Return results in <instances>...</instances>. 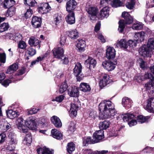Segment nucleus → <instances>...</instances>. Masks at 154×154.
Here are the masks:
<instances>
[{
  "instance_id": "1",
  "label": "nucleus",
  "mask_w": 154,
  "mask_h": 154,
  "mask_svg": "<svg viewBox=\"0 0 154 154\" xmlns=\"http://www.w3.org/2000/svg\"><path fill=\"white\" fill-rule=\"evenodd\" d=\"M100 113L99 118L100 119L112 118L115 115L116 112L114 104L109 100L102 101L99 105Z\"/></svg>"
},
{
  "instance_id": "2",
  "label": "nucleus",
  "mask_w": 154,
  "mask_h": 154,
  "mask_svg": "<svg viewBox=\"0 0 154 154\" xmlns=\"http://www.w3.org/2000/svg\"><path fill=\"white\" fill-rule=\"evenodd\" d=\"M18 123L17 126L20 132L24 133L27 132L28 128L31 129H34L36 127L35 121L32 117H29L25 121L26 126L23 124V119L22 118H19L18 119Z\"/></svg>"
},
{
  "instance_id": "3",
  "label": "nucleus",
  "mask_w": 154,
  "mask_h": 154,
  "mask_svg": "<svg viewBox=\"0 0 154 154\" xmlns=\"http://www.w3.org/2000/svg\"><path fill=\"white\" fill-rule=\"evenodd\" d=\"M135 116L132 113H128L122 115L121 117L124 122H128V124L130 127L136 125L137 121L135 119Z\"/></svg>"
},
{
  "instance_id": "4",
  "label": "nucleus",
  "mask_w": 154,
  "mask_h": 154,
  "mask_svg": "<svg viewBox=\"0 0 154 154\" xmlns=\"http://www.w3.org/2000/svg\"><path fill=\"white\" fill-rule=\"evenodd\" d=\"M97 64L96 60L91 57H89L88 59L86 60L85 62V64L86 66L88 69V76L91 75L92 74L91 69L94 68Z\"/></svg>"
},
{
  "instance_id": "5",
  "label": "nucleus",
  "mask_w": 154,
  "mask_h": 154,
  "mask_svg": "<svg viewBox=\"0 0 154 154\" xmlns=\"http://www.w3.org/2000/svg\"><path fill=\"white\" fill-rule=\"evenodd\" d=\"M138 51L139 54L144 57H154V54L152 51L149 49L146 45H144L141 47L139 48Z\"/></svg>"
},
{
  "instance_id": "6",
  "label": "nucleus",
  "mask_w": 154,
  "mask_h": 154,
  "mask_svg": "<svg viewBox=\"0 0 154 154\" xmlns=\"http://www.w3.org/2000/svg\"><path fill=\"white\" fill-rule=\"evenodd\" d=\"M82 69V66L80 63H76L73 69V73L76 76L78 81H81L83 78V75L81 74Z\"/></svg>"
},
{
  "instance_id": "7",
  "label": "nucleus",
  "mask_w": 154,
  "mask_h": 154,
  "mask_svg": "<svg viewBox=\"0 0 154 154\" xmlns=\"http://www.w3.org/2000/svg\"><path fill=\"white\" fill-rule=\"evenodd\" d=\"M144 79H150L151 82H148L145 85V87L147 90L153 89L154 86V77L152 75L149 73H146L144 75Z\"/></svg>"
},
{
  "instance_id": "8",
  "label": "nucleus",
  "mask_w": 154,
  "mask_h": 154,
  "mask_svg": "<svg viewBox=\"0 0 154 154\" xmlns=\"http://www.w3.org/2000/svg\"><path fill=\"white\" fill-rule=\"evenodd\" d=\"M93 137L95 143L102 141L104 138L103 131L100 130L96 131L93 133Z\"/></svg>"
},
{
  "instance_id": "9",
  "label": "nucleus",
  "mask_w": 154,
  "mask_h": 154,
  "mask_svg": "<svg viewBox=\"0 0 154 154\" xmlns=\"http://www.w3.org/2000/svg\"><path fill=\"white\" fill-rule=\"evenodd\" d=\"M77 5L75 0H67L66 5V11L68 12H74Z\"/></svg>"
},
{
  "instance_id": "10",
  "label": "nucleus",
  "mask_w": 154,
  "mask_h": 154,
  "mask_svg": "<svg viewBox=\"0 0 154 154\" xmlns=\"http://www.w3.org/2000/svg\"><path fill=\"white\" fill-rule=\"evenodd\" d=\"M51 10V7L48 3H42L38 6V11L41 14H46Z\"/></svg>"
},
{
  "instance_id": "11",
  "label": "nucleus",
  "mask_w": 154,
  "mask_h": 154,
  "mask_svg": "<svg viewBox=\"0 0 154 154\" xmlns=\"http://www.w3.org/2000/svg\"><path fill=\"white\" fill-rule=\"evenodd\" d=\"M111 80L110 79L109 75L106 74H104L103 76L102 79L100 80L99 82V85L101 88H103L109 84L111 82Z\"/></svg>"
},
{
  "instance_id": "12",
  "label": "nucleus",
  "mask_w": 154,
  "mask_h": 154,
  "mask_svg": "<svg viewBox=\"0 0 154 154\" xmlns=\"http://www.w3.org/2000/svg\"><path fill=\"white\" fill-rule=\"evenodd\" d=\"M55 48L52 50L53 55L54 57L58 59H61L64 55V50L63 48L59 47Z\"/></svg>"
},
{
  "instance_id": "13",
  "label": "nucleus",
  "mask_w": 154,
  "mask_h": 154,
  "mask_svg": "<svg viewBox=\"0 0 154 154\" xmlns=\"http://www.w3.org/2000/svg\"><path fill=\"white\" fill-rule=\"evenodd\" d=\"M102 65L105 69L108 71H111L116 67V64L110 60L105 61L102 63Z\"/></svg>"
},
{
  "instance_id": "14",
  "label": "nucleus",
  "mask_w": 154,
  "mask_h": 154,
  "mask_svg": "<svg viewBox=\"0 0 154 154\" xmlns=\"http://www.w3.org/2000/svg\"><path fill=\"white\" fill-rule=\"evenodd\" d=\"M68 94L70 97H78L79 95V89L75 86L69 87L68 89Z\"/></svg>"
},
{
  "instance_id": "15",
  "label": "nucleus",
  "mask_w": 154,
  "mask_h": 154,
  "mask_svg": "<svg viewBox=\"0 0 154 154\" xmlns=\"http://www.w3.org/2000/svg\"><path fill=\"white\" fill-rule=\"evenodd\" d=\"M42 23V20L41 17L37 16L33 17L32 18L31 23L32 26L37 28L40 27Z\"/></svg>"
},
{
  "instance_id": "16",
  "label": "nucleus",
  "mask_w": 154,
  "mask_h": 154,
  "mask_svg": "<svg viewBox=\"0 0 154 154\" xmlns=\"http://www.w3.org/2000/svg\"><path fill=\"white\" fill-rule=\"evenodd\" d=\"M122 16L124 18V23L127 24H131L133 21V17L131 16L128 13L124 12L122 14Z\"/></svg>"
},
{
  "instance_id": "17",
  "label": "nucleus",
  "mask_w": 154,
  "mask_h": 154,
  "mask_svg": "<svg viewBox=\"0 0 154 154\" xmlns=\"http://www.w3.org/2000/svg\"><path fill=\"white\" fill-rule=\"evenodd\" d=\"M28 43L31 47H35L38 49L40 48L39 40L34 37H31L29 38L28 41Z\"/></svg>"
},
{
  "instance_id": "18",
  "label": "nucleus",
  "mask_w": 154,
  "mask_h": 154,
  "mask_svg": "<svg viewBox=\"0 0 154 154\" xmlns=\"http://www.w3.org/2000/svg\"><path fill=\"white\" fill-rule=\"evenodd\" d=\"M115 55L116 51L113 47H109L106 49V57L107 58L113 59L115 58Z\"/></svg>"
},
{
  "instance_id": "19",
  "label": "nucleus",
  "mask_w": 154,
  "mask_h": 154,
  "mask_svg": "<svg viewBox=\"0 0 154 154\" xmlns=\"http://www.w3.org/2000/svg\"><path fill=\"white\" fill-rule=\"evenodd\" d=\"M133 103L132 100L127 97H124L122 99V104L126 109L131 108L133 105Z\"/></svg>"
},
{
  "instance_id": "20",
  "label": "nucleus",
  "mask_w": 154,
  "mask_h": 154,
  "mask_svg": "<svg viewBox=\"0 0 154 154\" xmlns=\"http://www.w3.org/2000/svg\"><path fill=\"white\" fill-rule=\"evenodd\" d=\"M109 9L107 6H105L100 11V18L103 19L104 18H107L109 15Z\"/></svg>"
},
{
  "instance_id": "21",
  "label": "nucleus",
  "mask_w": 154,
  "mask_h": 154,
  "mask_svg": "<svg viewBox=\"0 0 154 154\" xmlns=\"http://www.w3.org/2000/svg\"><path fill=\"white\" fill-rule=\"evenodd\" d=\"M146 108L148 111L154 113V98L151 97L148 99Z\"/></svg>"
},
{
  "instance_id": "22",
  "label": "nucleus",
  "mask_w": 154,
  "mask_h": 154,
  "mask_svg": "<svg viewBox=\"0 0 154 154\" xmlns=\"http://www.w3.org/2000/svg\"><path fill=\"white\" fill-rule=\"evenodd\" d=\"M68 14L65 18L66 22L69 24H72L75 22V12H68Z\"/></svg>"
},
{
  "instance_id": "23",
  "label": "nucleus",
  "mask_w": 154,
  "mask_h": 154,
  "mask_svg": "<svg viewBox=\"0 0 154 154\" xmlns=\"http://www.w3.org/2000/svg\"><path fill=\"white\" fill-rule=\"evenodd\" d=\"M51 121L54 126L60 128L62 126V123L60 119L57 116H54L51 118Z\"/></svg>"
},
{
  "instance_id": "24",
  "label": "nucleus",
  "mask_w": 154,
  "mask_h": 154,
  "mask_svg": "<svg viewBox=\"0 0 154 154\" xmlns=\"http://www.w3.org/2000/svg\"><path fill=\"white\" fill-rule=\"evenodd\" d=\"M145 37V33L143 32H136L134 36V39L139 43L144 40Z\"/></svg>"
},
{
  "instance_id": "25",
  "label": "nucleus",
  "mask_w": 154,
  "mask_h": 154,
  "mask_svg": "<svg viewBox=\"0 0 154 154\" xmlns=\"http://www.w3.org/2000/svg\"><path fill=\"white\" fill-rule=\"evenodd\" d=\"M78 108V106L76 104L73 103L71 104V107L69 112L71 117L76 116Z\"/></svg>"
},
{
  "instance_id": "26",
  "label": "nucleus",
  "mask_w": 154,
  "mask_h": 154,
  "mask_svg": "<svg viewBox=\"0 0 154 154\" xmlns=\"http://www.w3.org/2000/svg\"><path fill=\"white\" fill-rule=\"evenodd\" d=\"M15 4V2L14 0H4L2 2V6L5 8H8L13 6Z\"/></svg>"
},
{
  "instance_id": "27",
  "label": "nucleus",
  "mask_w": 154,
  "mask_h": 154,
  "mask_svg": "<svg viewBox=\"0 0 154 154\" xmlns=\"http://www.w3.org/2000/svg\"><path fill=\"white\" fill-rule=\"evenodd\" d=\"M85 42L84 40L81 39L78 40V42L77 43L76 47L77 48V50L80 52H82L85 50Z\"/></svg>"
},
{
  "instance_id": "28",
  "label": "nucleus",
  "mask_w": 154,
  "mask_h": 154,
  "mask_svg": "<svg viewBox=\"0 0 154 154\" xmlns=\"http://www.w3.org/2000/svg\"><path fill=\"white\" fill-rule=\"evenodd\" d=\"M51 134L52 136L54 138L57 140L62 139L63 135L60 132L56 129H52L51 131Z\"/></svg>"
},
{
  "instance_id": "29",
  "label": "nucleus",
  "mask_w": 154,
  "mask_h": 154,
  "mask_svg": "<svg viewBox=\"0 0 154 154\" xmlns=\"http://www.w3.org/2000/svg\"><path fill=\"white\" fill-rule=\"evenodd\" d=\"M6 113L7 117L11 119L17 117L19 115V113L18 112L15 111H14L11 109L7 111Z\"/></svg>"
},
{
  "instance_id": "30",
  "label": "nucleus",
  "mask_w": 154,
  "mask_h": 154,
  "mask_svg": "<svg viewBox=\"0 0 154 154\" xmlns=\"http://www.w3.org/2000/svg\"><path fill=\"white\" fill-rule=\"evenodd\" d=\"M116 46L117 47H119L121 48L126 49L128 48V45L126 40L125 39H122L117 41Z\"/></svg>"
},
{
  "instance_id": "31",
  "label": "nucleus",
  "mask_w": 154,
  "mask_h": 154,
  "mask_svg": "<svg viewBox=\"0 0 154 154\" xmlns=\"http://www.w3.org/2000/svg\"><path fill=\"white\" fill-rule=\"evenodd\" d=\"M38 154H53V151L50 150L48 148H40L37 149Z\"/></svg>"
},
{
  "instance_id": "32",
  "label": "nucleus",
  "mask_w": 154,
  "mask_h": 154,
  "mask_svg": "<svg viewBox=\"0 0 154 154\" xmlns=\"http://www.w3.org/2000/svg\"><path fill=\"white\" fill-rule=\"evenodd\" d=\"M110 124L109 121L104 120L100 123L99 127L100 130H106L109 128Z\"/></svg>"
},
{
  "instance_id": "33",
  "label": "nucleus",
  "mask_w": 154,
  "mask_h": 154,
  "mask_svg": "<svg viewBox=\"0 0 154 154\" xmlns=\"http://www.w3.org/2000/svg\"><path fill=\"white\" fill-rule=\"evenodd\" d=\"M80 90L84 92L90 91L91 90L90 86L85 83H81L80 85Z\"/></svg>"
},
{
  "instance_id": "34",
  "label": "nucleus",
  "mask_w": 154,
  "mask_h": 154,
  "mask_svg": "<svg viewBox=\"0 0 154 154\" xmlns=\"http://www.w3.org/2000/svg\"><path fill=\"white\" fill-rule=\"evenodd\" d=\"M18 64L17 63H14L10 66L6 71L7 74H11L16 71L18 69Z\"/></svg>"
},
{
  "instance_id": "35",
  "label": "nucleus",
  "mask_w": 154,
  "mask_h": 154,
  "mask_svg": "<svg viewBox=\"0 0 154 154\" xmlns=\"http://www.w3.org/2000/svg\"><path fill=\"white\" fill-rule=\"evenodd\" d=\"M98 10L97 8L93 7L89 8L87 11L91 17H96L98 13Z\"/></svg>"
},
{
  "instance_id": "36",
  "label": "nucleus",
  "mask_w": 154,
  "mask_h": 154,
  "mask_svg": "<svg viewBox=\"0 0 154 154\" xmlns=\"http://www.w3.org/2000/svg\"><path fill=\"white\" fill-rule=\"evenodd\" d=\"M150 117L149 116H144L142 115H140L137 117V121L140 124L147 122L149 119Z\"/></svg>"
},
{
  "instance_id": "37",
  "label": "nucleus",
  "mask_w": 154,
  "mask_h": 154,
  "mask_svg": "<svg viewBox=\"0 0 154 154\" xmlns=\"http://www.w3.org/2000/svg\"><path fill=\"white\" fill-rule=\"evenodd\" d=\"M83 143L84 146H87L88 144L95 143L94 139H92L91 137H85L83 139Z\"/></svg>"
},
{
  "instance_id": "38",
  "label": "nucleus",
  "mask_w": 154,
  "mask_h": 154,
  "mask_svg": "<svg viewBox=\"0 0 154 154\" xmlns=\"http://www.w3.org/2000/svg\"><path fill=\"white\" fill-rule=\"evenodd\" d=\"M146 46L151 51L154 49V38H150L149 39Z\"/></svg>"
},
{
  "instance_id": "39",
  "label": "nucleus",
  "mask_w": 154,
  "mask_h": 154,
  "mask_svg": "<svg viewBox=\"0 0 154 154\" xmlns=\"http://www.w3.org/2000/svg\"><path fill=\"white\" fill-rule=\"evenodd\" d=\"M75 144L73 142L68 143L66 149L67 152L69 154H71L75 149Z\"/></svg>"
},
{
  "instance_id": "40",
  "label": "nucleus",
  "mask_w": 154,
  "mask_h": 154,
  "mask_svg": "<svg viewBox=\"0 0 154 154\" xmlns=\"http://www.w3.org/2000/svg\"><path fill=\"white\" fill-rule=\"evenodd\" d=\"M69 87L66 83V82L65 81L62 83L60 86V88L59 90V92L60 93H63L66 90H68V88Z\"/></svg>"
},
{
  "instance_id": "41",
  "label": "nucleus",
  "mask_w": 154,
  "mask_h": 154,
  "mask_svg": "<svg viewBox=\"0 0 154 154\" xmlns=\"http://www.w3.org/2000/svg\"><path fill=\"white\" fill-rule=\"evenodd\" d=\"M68 36L72 39H75L79 37V35L77 31L74 29L69 32Z\"/></svg>"
},
{
  "instance_id": "42",
  "label": "nucleus",
  "mask_w": 154,
  "mask_h": 154,
  "mask_svg": "<svg viewBox=\"0 0 154 154\" xmlns=\"http://www.w3.org/2000/svg\"><path fill=\"white\" fill-rule=\"evenodd\" d=\"M131 27L134 30H140L143 28V24L142 23L138 21L136 23H134Z\"/></svg>"
},
{
  "instance_id": "43",
  "label": "nucleus",
  "mask_w": 154,
  "mask_h": 154,
  "mask_svg": "<svg viewBox=\"0 0 154 154\" xmlns=\"http://www.w3.org/2000/svg\"><path fill=\"white\" fill-rule=\"evenodd\" d=\"M9 27L8 23H3L0 25V32H2L8 30Z\"/></svg>"
},
{
  "instance_id": "44",
  "label": "nucleus",
  "mask_w": 154,
  "mask_h": 154,
  "mask_svg": "<svg viewBox=\"0 0 154 154\" xmlns=\"http://www.w3.org/2000/svg\"><path fill=\"white\" fill-rule=\"evenodd\" d=\"M8 9L7 11V15L10 17H11L13 16L15 14L16 8L14 7H11L8 8Z\"/></svg>"
},
{
  "instance_id": "45",
  "label": "nucleus",
  "mask_w": 154,
  "mask_h": 154,
  "mask_svg": "<svg viewBox=\"0 0 154 154\" xmlns=\"http://www.w3.org/2000/svg\"><path fill=\"white\" fill-rule=\"evenodd\" d=\"M25 4H27L32 7L35 6L37 5V3L35 0H24Z\"/></svg>"
},
{
  "instance_id": "46",
  "label": "nucleus",
  "mask_w": 154,
  "mask_h": 154,
  "mask_svg": "<svg viewBox=\"0 0 154 154\" xmlns=\"http://www.w3.org/2000/svg\"><path fill=\"white\" fill-rule=\"evenodd\" d=\"M45 56L42 55L37 57L35 60L32 61V62L30 66V67H32L35 64L43 60L45 58Z\"/></svg>"
},
{
  "instance_id": "47",
  "label": "nucleus",
  "mask_w": 154,
  "mask_h": 154,
  "mask_svg": "<svg viewBox=\"0 0 154 154\" xmlns=\"http://www.w3.org/2000/svg\"><path fill=\"white\" fill-rule=\"evenodd\" d=\"M130 1L127 3L126 4V7L130 9H132L134 7L135 5V0H129Z\"/></svg>"
},
{
  "instance_id": "48",
  "label": "nucleus",
  "mask_w": 154,
  "mask_h": 154,
  "mask_svg": "<svg viewBox=\"0 0 154 154\" xmlns=\"http://www.w3.org/2000/svg\"><path fill=\"white\" fill-rule=\"evenodd\" d=\"M119 26L118 30L119 32L122 33L125 27V23H124V21L121 20L119 21Z\"/></svg>"
},
{
  "instance_id": "49",
  "label": "nucleus",
  "mask_w": 154,
  "mask_h": 154,
  "mask_svg": "<svg viewBox=\"0 0 154 154\" xmlns=\"http://www.w3.org/2000/svg\"><path fill=\"white\" fill-rule=\"evenodd\" d=\"M27 45L26 43L23 40L20 41L18 44V48L26 50Z\"/></svg>"
},
{
  "instance_id": "50",
  "label": "nucleus",
  "mask_w": 154,
  "mask_h": 154,
  "mask_svg": "<svg viewBox=\"0 0 154 154\" xmlns=\"http://www.w3.org/2000/svg\"><path fill=\"white\" fill-rule=\"evenodd\" d=\"M122 3L119 0H114L113 1L112 6L113 7L117 8L122 6Z\"/></svg>"
},
{
  "instance_id": "51",
  "label": "nucleus",
  "mask_w": 154,
  "mask_h": 154,
  "mask_svg": "<svg viewBox=\"0 0 154 154\" xmlns=\"http://www.w3.org/2000/svg\"><path fill=\"white\" fill-rule=\"evenodd\" d=\"M32 137L31 133H29L26 134L24 139V141H26L27 143L30 144L32 141Z\"/></svg>"
},
{
  "instance_id": "52",
  "label": "nucleus",
  "mask_w": 154,
  "mask_h": 154,
  "mask_svg": "<svg viewBox=\"0 0 154 154\" xmlns=\"http://www.w3.org/2000/svg\"><path fill=\"white\" fill-rule=\"evenodd\" d=\"M61 20V17L60 16L57 15H55L54 16L53 22L56 25H57L60 22Z\"/></svg>"
},
{
  "instance_id": "53",
  "label": "nucleus",
  "mask_w": 154,
  "mask_h": 154,
  "mask_svg": "<svg viewBox=\"0 0 154 154\" xmlns=\"http://www.w3.org/2000/svg\"><path fill=\"white\" fill-rule=\"evenodd\" d=\"M138 62L140 68L143 69L146 68L145 62L142 59L140 58Z\"/></svg>"
},
{
  "instance_id": "54",
  "label": "nucleus",
  "mask_w": 154,
  "mask_h": 154,
  "mask_svg": "<svg viewBox=\"0 0 154 154\" xmlns=\"http://www.w3.org/2000/svg\"><path fill=\"white\" fill-rule=\"evenodd\" d=\"M33 14V11L30 7L27 9L26 12L25 14V16L26 18H28L31 17Z\"/></svg>"
},
{
  "instance_id": "55",
  "label": "nucleus",
  "mask_w": 154,
  "mask_h": 154,
  "mask_svg": "<svg viewBox=\"0 0 154 154\" xmlns=\"http://www.w3.org/2000/svg\"><path fill=\"white\" fill-rule=\"evenodd\" d=\"M137 43L138 42H137V41L134 39V40H129L128 44V45L130 47L134 48L137 45Z\"/></svg>"
},
{
  "instance_id": "56",
  "label": "nucleus",
  "mask_w": 154,
  "mask_h": 154,
  "mask_svg": "<svg viewBox=\"0 0 154 154\" xmlns=\"http://www.w3.org/2000/svg\"><path fill=\"white\" fill-rule=\"evenodd\" d=\"M28 54L30 57H32L36 54V51L35 49L30 48L27 50Z\"/></svg>"
},
{
  "instance_id": "57",
  "label": "nucleus",
  "mask_w": 154,
  "mask_h": 154,
  "mask_svg": "<svg viewBox=\"0 0 154 154\" xmlns=\"http://www.w3.org/2000/svg\"><path fill=\"white\" fill-rule=\"evenodd\" d=\"M6 55L5 53H0V62L5 63L6 61Z\"/></svg>"
},
{
  "instance_id": "58",
  "label": "nucleus",
  "mask_w": 154,
  "mask_h": 154,
  "mask_svg": "<svg viewBox=\"0 0 154 154\" xmlns=\"http://www.w3.org/2000/svg\"><path fill=\"white\" fill-rule=\"evenodd\" d=\"M75 130V127L74 124L71 122L69 126L68 131H70V133H72Z\"/></svg>"
},
{
  "instance_id": "59",
  "label": "nucleus",
  "mask_w": 154,
  "mask_h": 154,
  "mask_svg": "<svg viewBox=\"0 0 154 154\" xmlns=\"http://www.w3.org/2000/svg\"><path fill=\"white\" fill-rule=\"evenodd\" d=\"M5 149L8 152L12 151L14 150V147L11 145H9L6 144L5 146Z\"/></svg>"
},
{
  "instance_id": "60",
  "label": "nucleus",
  "mask_w": 154,
  "mask_h": 154,
  "mask_svg": "<svg viewBox=\"0 0 154 154\" xmlns=\"http://www.w3.org/2000/svg\"><path fill=\"white\" fill-rule=\"evenodd\" d=\"M14 35L11 33H6L5 35H3L2 36L3 38L4 39H13Z\"/></svg>"
},
{
  "instance_id": "61",
  "label": "nucleus",
  "mask_w": 154,
  "mask_h": 154,
  "mask_svg": "<svg viewBox=\"0 0 154 154\" xmlns=\"http://www.w3.org/2000/svg\"><path fill=\"white\" fill-rule=\"evenodd\" d=\"M64 96L63 95H60L54 99L52 100V101H56L59 102H60L63 101L64 98Z\"/></svg>"
},
{
  "instance_id": "62",
  "label": "nucleus",
  "mask_w": 154,
  "mask_h": 154,
  "mask_svg": "<svg viewBox=\"0 0 154 154\" xmlns=\"http://www.w3.org/2000/svg\"><path fill=\"white\" fill-rule=\"evenodd\" d=\"M66 37L64 35L61 36L59 43L61 47L64 45L66 42Z\"/></svg>"
},
{
  "instance_id": "63",
  "label": "nucleus",
  "mask_w": 154,
  "mask_h": 154,
  "mask_svg": "<svg viewBox=\"0 0 154 154\" xmlns=\"http://www.w3.org/2000/svg\"><path fill=\"white\" fill-rule=\"evenodd\" d=\"M144 79H144V77L143 78L142 76L140 75H137L134 77V80L139 83L141 82Z\"/></svg>"
},
{
  "instance_id": "64",
  "label": "nucleus",
  "mask_w": 154,
  "mask_h": 154,
  "mask_svg": "<svg viewBox=\"0 0 154 154\" xmlns=\"http://www.w3.org/2000/svg\"><path fill=\"white\" fill-rule=\"evenodd\" d=\"M84 152L85 154H98L96 151L94 152L90 149H86Z\"/></svg>"
}]
</instances>
